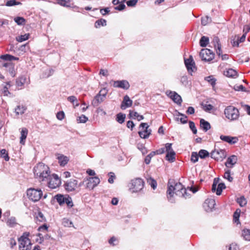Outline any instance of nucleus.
I'll return each mask as SVG.
<instances>
[{"mask_svg": "<svg viewBox=\"0 0 250 250\" xmlns=\"http://www.w3.org/2000/svg\"><path fill=\"white\" fill-rule=\"evenodd\" d=\"M125 118V115L120 113L117 115L116 121L120 124H122L124 122Z\"/></svg>", "mask_w": 250, "mask_h": 250, "instance_id": "nucleus-38", "label": "nucleus"}, {"mask_svg": "<svg viewBox=\"0 0 250 250\" xmlns=\"http://www.w3.org/2000/svg\"><path fill=\"white\" fill-rule=\"evenodd\" d=\"M140 186L141 179L136 178L131 181L129 189L132 193L138 192L141 190Z\"/></svg>", "mask_w": 250, "mask_h": 250, "instance_id": "nucleus-9", "label": "nucleus"}, {"mask_svg": "<svg viewBox=\"0 0 250 250\" xmlns=\"http://www.w3.org/2000/svg\"><path fill=\"white\" fill-rule=\"evenodd\" d=\"M106 25V21L103 19H101L96 21L95 23V27L100 28L101 26H104Z\"/></svg>", "mask_w": 250, "mask_h": 250, "instance_id": "nucleus-30", "label": "nucleus"}, {"mask_svg": "<svg viewBox=\"0 0 250 250\" xmlns=\"http://www.w3.org/2000/svg\"><path fill=\"white\" fill-rule=\"evenodd\" d=\"M65 198L63 195L60 194H57L54 196V199L56 200L57 202L61 206L64 204Z\"/></svg>", "mask_w": 250, "mask_h": 250, "instance_id": "nucleus-29", "label": "nucleus"}, {"mask_svg": "<svg viewBox=\"0 0 250 250\" xmlns=\"http://www.w3.org/2000/svg\"><path fill=\"white\" fill-rule=\"evenodd\" d=\"M155 155V153L153 152V151L151 152L149 154H148L144 159V162L146 164L148 165L151 161V159L152 157H153Z\"/></svg>", "mask_w": 250, "mask_h": 250, "instance_id": "nucleus-39", "label": "nucleus"}, {"mask_svg": "<svg viewBox=\"0 0 250 250\" xmlns=\"http://www.w3.org/2000/svg\"><path fill=\"white\" fill-rule=\"evenodd\" d=\"M151 133V129L147 123H142V138H147Z\"/></svg>", "mask_w": 250, "mask_h": 250, "instance_id": "nucleus-12", "label": "nucleus"}, {"mask_svg": "<svg viewBox=\"0 0 250 250\" xmlns=\"http://www.w3.org/2000/svg\"><path fill=\"white\" fill-rule=\"evenodd\" d=\"M65 203H66L68 207H72L73 206L72 199H71V198L70 197L68 196L67 197L65 198Z\"/></svg>", "mask_w": 250, "mask_h": 250, "instance_id": "nucleus-56", "label": "nucleus"}, {"mask_svg": "<svg viewBox=\"0 0 250 250\" xmlns=\"http://www.w3.org/2000/svg\"><path fill=\"white\" fill-rule=\"evenodd\" d=\"M100 182V179L97 177H90L87 183V188L89 189H93Z\"/></svg>", "mask_w": 250, "mask_h": 250, "instance_id": "nucleus-15", "label": "nucleus"}, {"mask_svg": "<svg viewBox=\"0 0 250 250\" xmlns=\"http://www.w3.org/2000/svg\"><path fill=\"white\" fill-rule=\"evenodd\" d=\"M62 225L66 227H73V223L71 221L67 218H63L62 221Z\"/></svg>", "mask_w": 250, "mask_h": 250, "instance_id": "nucleus-42", "label": "nucleus"}, {"mask_svg": "<svg viewBox=\"0 0 250 250\" xmlns=\"http://www.w3.org/2000/svg\"><path fill=\"white\" fill-rule=\"evenodd\" d=\"M26 193L29 199L34 202L39 201L42 196V192L41 189H35L34 188L28 189Z\"/></svg>", "mask_w": 250, "mask_h": 250, "instance_id": "nucleus-3", "label": "nucleus"}, {"mask_svg": "<svg viewBox=\"0 0 250 250\" xmlns=\"http://www.w3.org/2000/svg\"><path fill=\"white\" fill-rule=\"evenodd\" d=\"M242 236L247 241H250V229H245L242 231Z\"/></svg>", "mask_w": 250, "mask_h": 250, "instance_id": "nucleus-35", "label": "nucleus"}, {"mask_svg": "<svg viewBox=\"0 0 250 250\" xmlns=\"http://www.w3.org/2000/svg\"><path fill=\"white\" fill-rule=\"evenodd\" d=\"M219 179L218 178H215L214 179L213 183L212 185L211 190L212 192H215L216 189V186L218 184Z\"/></svg>", "mask_w": 250, "mask_h": 250, "instance_id": "nucleus-54", "label": "nucleus"}, {"mask_svg": "<svg viewBox=\"0 0 250 250\" xmlns=\"http://www.w3.org/2000/svg\"><path fill=\"white\" fill-rule=\"evenodd\" d=\"M199 56L202 60L209 62L214 59V53L209 49L204 48L201 50Z\"/></svg>", "mask_w": 250, "mask_h": 250, "instance_id": "nucleus-5", "label": "nucleus"}, {"mask_svg": "<svg viewBox=\"0 0 250 250\" xmlns=\"http://www.w3.org/2000/svg\"><path fill=\"white\" fill-rule=\"evenodd\" d=\"M146 182L153 189H156L157 188V184L156 181L151 177L146 178Z\"/></svg>", "mask_w": 250, "mask_h": 250, "instance_id": "nucleus-32", "label": "nucleus"}, {"mask_svg": "<svg viewBox=\"0 0 250 250\" xmlns=\"http://www.w3.org/2000/svg\"><path fill=\"white\" fill-rule=\"evenodd\" d=\"M181 83L184 85H187L188 84V79L187 76H183L181 77L180 80Z\"/></svg>", "mask_w": 250, "mask_h": 250, "instance_id": "nucleus-58", "label": "nucleus"}, {"mask_svg": "<svg viewBox=\"0 0 250 250\" xmlns=\"http://www.w3.org/2000/svg\"><path fill=\"white\" fill-rule=\"evenodd\" d=\"M49 180L48 187L52 189L56 188L60 186L61 181L57 174H53L48 178Z\"/></svg>", "mask_w": 250, "mask_h": 250, "instance_id": "nucleus-6", "label": "nucleus"}, {"mask_svg": "<svg viewBox=\"0 0 250 250\" xmlns=\"http://www.w3.org/2000/svg\"><path fill=\"white\" fill-rule=\"evenodd\" d=\"M21 136L20 137V143L23 145L24 144L25 140L28 134V130L26 128H22L21 132Z\"/></svg>", "mask_w": 250, "mask_h": 250, "instance_id": "nucleus-24", "label": "nucleus"}, {"mask_svg": "<svg viewBox=\"0 0 250 250\" xmlns=\"http://www.w3.org/2000/svg\"><path fill=\"white\" fill-rule=\"evenodd\" d=\"M168 200L171 203L174 202L173 198L175 193L176 195L185 198H189L190 194L187 192V190L180 183H175L173 180L170 179L167 184V191Z\"/></svg>", "mask_w": 250, "mask_h": 250, "instance_id": "nucleus-1", "label": "nucleus"}, {"mask_svg": "<svg viewBox=\"0 0 250 250\" xmlns=\"http://www.w3.org/2000/svg\"><path fill=\"white\" fill-rule=\"evenodd\" d=\"M14 58V56L9 54H5L0 56V59L4 61H12V59Z\"/></svg>", "mask_w": 250, "mask_h": 250, "instance_id": "nucleus-48", "label": "nucleus"}, {"mask_svg": "<svg viewBox=\"0 0 250 250\" xmlns=\"http://www.w3.org/2000/svg\"><path fill=\"white\" fill-rule=\"evenodd\" d=\"M25 78L22 77L19 78L16 81V85L18 87L22 86L25 82Z\"/></svg>", "mask_w": 250, "mask_h": 250, "instance_id": "nucleus-47", "label": "nucleus"}, {"mask_svg": "<svg viewBox=\"0 0 250 250\" xmlns=\"http://www.w3.org/2000/svg\"><path fill=\"white\" fill-rule=\"evenodd\" d=\"M224 114L226 117L231 121L236 120L239 116L238 110L232 106L227 107L225 109Z\"/></svg>", "mask_w": 250, "mask_h": 250, "instance_id": "nucleus-4", "label": "nucleus"}, {"mask_svg": "<svg viewBox=\"0 0 250 250\" xmlns=\"http://www.w3.org/2000/svg\"><path fill=\"white\" fill-rule=\"evenodd\" d=\"M200 127L205 132H207L210 128L211 126L209 122L206 121L203 119H201L200 121Z\"/></svg>", "mask_w": 250, "mask_h": 250, "instance_id": "nucleus-23", "label": "nucleus"}, {"mask_svg": "<svg viewBox=\"0 0 250 250\" xmlns=\"http://www.w3.org/2000/svg\"><path fill=\"white\" fill-rule=\"evenodd\" d=\"M224 178L228 180L229 182H231L233 181V177L230 175V170H225V172L224 175Z\"/></svg>", "mask_w": 250, "mask_h": 250, "instance_id": "nucleus-36", "label": "nucleus"}, {"mask_svg": "<svg viewBox=\"0 0 250 250\" xmlns=\"http://www.w3.org/2000/svg\"><path fill=\"white\" fill-rule=\"evenodd\" d=\"M199 157V155L196 152H193L191 155V161L193 163H196L198 161Z\"/></svg>", "mask_w": 250, "mask_h": 250, "instance_id": "nucleus-51", "label": "nucleus"}, {"mask_svg": "<svg viewBox=\"0 0 250 250\" xmlns=\"http://www.w3.org/2000/svg\"><path fill=\"white\" fill-rule=\"evenodd\" d=\"M29 36V34H25L23 35H21L20 36H19L17 39V40L19 42H23L24 41L27 40L28 39Z\"/></svg>", "mask_w": 250, "mask_h": 250, "instance_id": "nucleus-52", "label": "nucleus"}, {"mask_svg": "<svg viewBox=\"0 0 250 250\" xmlns=\"http://www.w3.org/2000/svg\"><path fill=\"white\" fill-rule=\"evenodd\" d=\"M215 202L214 199H207L203 204V207L207 211H210L214 208Z\"/></svg>", "mask_w": 250, "mask_h": 250, "instance_id": "nucleus-13", "label": "nucleus"}, {"mask_svg": "<svg viewBox=\"0 0 250 250\" xmlns=\"http://www.w3.org/2000/svg\"><path fill=\"white\" fill-rule=\"evenodd\" d=\"M174 102L179 105H181L182 102L181 97L176 92L170 91L168 95Z\"/></svg>", "mask_w": 250, "mask_h": 250, "instance_id": "nucleus-18", "label": "nucleus"}, {"mask_svg": "<svg viewBox=\"0 0 250 250\" xmlns=\"http://www.w3.org/2000/svg\"><path fill=\"white\" fill-rule=\"evenodd\" d=\"M106 95V92L104 90H101L99 94H97L92 101V104L93 106L96 107L103 102Z\"/></svg>", "mask_w": 250, "mask_h": 250, "instance_id": "nucleus-8", "label": "nucleus"}, {"mask_svg": "<svg viewBox=\"0 0 250 250\" xmlns=\"http://www.w3.org/2000/svg\"><path fill=\"white\" fill-rule=\"evenodd\" d=\"M220 138L222 141L227 142L230 144H234L238 141V138L236 137L221 135Z\"/></svg>", "mask_w": 250, "mask_h": 250, "instance_id": "nucleus-20", "label": "nucleus"}, {"mask_svg": "<svg viewBox=\"0 0 250 250\" xmlns=\"http://www.w3.org/2000/svg\"><path fill=\"white\" fill-rule=\"evenodd\" d=\"M78 181L76 180H70L65 183L64 186L65 189L68 191H74L77 187Z\"/></svg>", "mask_w": 250, "mask_h": 250, "instance_id": "nucleus-16", "label": "nucleus"}, {"mask_svg": "<svg viewBox=\"0 0 250 250\" xmlns=\"http://www.w3.org/2000/svg\"><path fill=\"white\" fill-rule=\"evenodd\" d=\"M211 21V18L207 16L203 17L201 19V23L203 25H206L208 23L210 22Z\"/></svg>", "mask_w": 250, "mask_h": 250, "instance_id": "nucleus-46", "label": "nucleus"}, {"mask_svg": "<svg viewBox=\"0 0 250 250\" xmlns=\"http://www.w3.org/2000/svg\"><path fill=\"white\" fill-rule=\"evenodd\" d=\"M26 109V108L24 105H19L15 108V112L17 115H22L24 113Z\"/></svg>", "mask_w": 250, "mask_h": 250, "instance_id": "nucleus-26", "label": "nucleus"}, {"mask_svg": "<svg viewBox=\"0 0 250 250\" xmlns=\"http://www.w3.org/2000/svg\"><path fill=\"white\" fill-rule=\"evenodd\" d=\"M19 241L20 242V250H30L31 249V243L29 239L22 240L19 239Z\"/></svg>", "mask_w": 250, "mask_h": 250, "instance_id": "nucleus-11", "label": "nucleus"}, {"mask_svg": "<svg viewBox=\"0 0 250 250\" xmlns=\"http://www.w3.org/2000/svg\"><path fill=\"white\" fill-rule=\"evenodd\" d=\"M204 110L206 111H209L213 108V106L210 104H205L203 107Z\"/></svg>", "mask_w": 250, "mask_h": 250, "instance_id": "nucleus-64", "label": "nucleus"}, {"mask_svg": "<svg viewBox=\"0 0 250 250\" xmlns=\"http://www.w3.org/2000/svg\"><path fill=\"white\" fill-rule=\"evenodd\" d=\"M205 80L208 81L212 87H214L216 84V79L212 76L205 77Z\"/></svg>", "mask_w": 250, "mask_h": 250, "instance_id": "nucleus-41", "label": "nucleus"}, {"mask_svg": "<svg viewBox=\"0 0 250 250\" xmlns=\"http://www.w3.org/2000/svg\"><path fill=\"white\" fill-rule=\"evenodd\" d=\"M237 72L232 68L229 69L224 72V75L228 77L234 78L237 76Z\"/></svg>", "mask_w": 250, "mask_h": 250, "instance_id": "nucleus-27", "label": "nucleus"}, {"mask_svg": "<svg viewBox=\"0 0 250 250\" xmlns=\"http://www.w3.org/2000/svg\"><path fill=\"white\" fill-rule=\"evenodd\" d=\"M226 188V186L224 183H220L218 184L217 188L216 189V193L217 195L221 194L222 190Z\"/></svg>", "mask_w": 250, "mask_h": 250, "instance_id": "nucleus-34", "label": "nucleus"}, {"mask_svg": "<svg viewBox=\"0 0 250 250\" xmlns=\"http://www.w3.org/2000/svg\"><path fill=\"white\" fill-rule=\"evenodd\" d=\"M57 118L59 120H62L64 117V113L63 111H60L57 114Z\"/></svg>", "mask_w": 250, "mask_h": 250, "instance_id": "nucleus-63", "label": "nucleus"}, {"mask_svg": "<svg viewBox=\"0 0 250 250\" xmlns=\"http://www.w3.org/2000/svg\"><path fill=\"white\" fill-rule=\"evenodd\" d=\"M237 202L240 206L242 207H244L247 203V200L245 198L244 196H241L238 198L237 199Z\"/></svg>", "mask_w": 250, "mask_h": 250, "instance_id": "nucleus-37", "label": "nucleus"}, {"mask_svg": "<svg viewBox=\"0 0 250 250\" xmlns=\"http://www.w3.org/2000/svg\"><path fill=\"white\" fill-rule=\"evenodd\" d=\"M67 100L68 101L72 103L74 105L75 104V102H76V106H77L79 105V104L77 103V98L74 96H71L67 98Z\"/></svg>", "mask_w": 250, "mask_h": 250, "instance_id": "nucleus-53", "label": "nucleus"}, {"mask_svg": "<svg viewBox=\"0 0 250 250\" xmlns=\"http://www.w3.org/2000/svg\"><path fill=\"white\" fill-rule=\"evenodd\" d=\"M137 0H129L126 2L128 6H134L137 2Z\"/></svg>", "mask_w": 250, "mask_h": 250, "instance_id": "nucleus-62", "label": "nucleus"}, {"mask_svg": "<svg viewBox=\"0 0 250 250\" xmlns=\"http://www.w3.org/2000/svg\"><path fill=\"white\" fill-rule=\"evenodd\" d=\"M118 4L119 5L118 6L114 7V9L115 10H119V11H122V10H124L125 7V5L123 3H120Z\"/></svg>", "mask_w": 250, "mask_h": 250, "instance_id": "nucleus-59", "label": "nucleus"}, {"mask_svg": "<svg viewBox=\"0 0 250 250\" xmlns=\"http://www.w3.org/2000/svg\"><path fill=\"white\" fill-rule=\"evenodd\" d=\"M14 21L19 25H23L25 24V20L21 17H17L14 19Z\"/></svg>", "mask_w": 250, "mask_h": 250, "instance_id": "nucleus-33", "label": "nucleus"}, {"mask_svg": "<svg viewBox=\"0 0 250 250\" xmlns=\"http://www.w3.org/2000/svg\"><path fill=\"white\" fill-rule=\"evenodd\" d=\"M185 63L188 72L192 75V73L196 69L195 63L192 56H190L189 58L185 59Z\"/></svg>", "mask_w": 250, "mask_h": 250, "instance_id": "nucleus-10", "label": "nucleus"}, {"mask_svg": "<svg viewBox=\"0 0 250 250\" xmlns=\"http://www.w3.org/2000/svg\"><path fill=\"white\" fill-rule=\"evenodd\" d=\"M165 148L167 153H168V152L171 151H174L172 148V144L170 143L166 144Z\"/></svg>", "mask_w": 250, "mask_h": 250, "instance_id": "nucleus-61", "label": "nucleus"}, {"mask_svg": "<svg viewBox=\"0 0 250 250\" xmlns=\"http://www.w3.org/2000/svg\"><path fill=\"white\" fill-rule=\"evenodd\" d=\"M57 1L58 3L62 6L66 7H69L70 6L69 0H57Z\"/></svg>", "mask_w": 250, "mask_h": 250, "instance_id": "nucleus-49", "label": "nucleus"}, {"mask_svg": "<svg viewBox=\"0 0 250 250\" xmlns=\"http://www.w3.org/2000/svg\"><path fill=\"white\" fill-rule=\"evenodd\" d=\"M234 89L236 91H246L245 87L243 85H236L234 86Z\"/></svg>", "mask_w": 250, "mask_h": 250, "instance_id": "nucleus-57", "label": "nucleus"}, {"mask_svg": "<svg viewBox=\"0 0 250 250\" xmlns=\"http://www.w3.org/2000/svg\"><path fill=\"white\" fill-rule=\"evenodd\" d=\"M189 126L190 129L192 130L193 134H195L197 133V130L194 122H193L192 121H189Z\"/></svg>", "mask_w": 250, "mask_h": 250, "instance_id": "nucleus-50", "label": "nucleus"}, {"mask_svg": "<svg viewBox=\"0 0 250 250\" xmlns=\"http://www.w3.org/2000/svg\"><path fill=\"white\" fill-rule=\"evenodd\" d=\"M34 173L36 178L40 181L48 180L50 171L49 167L42 163H39L34 168Z\"/></svg>", "mask_w": 250, "mask_h": 250, "instance_id": "nucleus-2", "label": "nucleus"}, {"mask_svg": "<svg viewBox=\"0 0 250 250\" xmlns=\"http://www.w3.org/2000/svg\"><path fill=\"white\" fill-rule=\"evenodd\" d=\"M113 86L126 90L129 88L130 85L128 82L126 80L116 81H114Z\"/></svg>", "mask_w": 250, "mask_h": 250, "instance_id": "nucleus-17", "label": "nucleus"}, {"mask_svg": "<svg viewBox=\"0 0 250 250\" xmlns=\"http://www.w3.org/2000/svg\"><path fill=\"white\" fill-rule=\"evenodd\" d=\"M210 157L216 160H222L226 157L225 150L221 149H214L210 153Z\"/></svg>", "mask_w": 250, "mask_h": 250, "instance_id": "nucleus-7", "label": "nucleus"}, {"mask_svg": "<svg viewBox=\"0 0 250 250\" xmlns=\"http://www.w3.org/2000/svg\"><path fill=\"white\" fill-rule=\"evenodd\" d=\"M175 152L174 151H171L167 153L166 160L170 162H173L175 160Z\"/></svg>", "mask_w": 250, "mask_h": 250, "instance_id": "nucleus-28", "label": "nucleus"}, {"mask_svg": "<svg viewBox=\"0 0 250 250\" xmlns=\"http://www.w3.org/2000/svg\"><path fill=\"white\" fill-rule=\"evenodd\" d=\"M57 159L58 160V162L61 166L63 167L66 165L68 161L69 158L62 154H56Z\"/></svg>", "mask_w": 250, "mask_h": 250, "instance_id": "nucleus-21", "label": "nucleus"}, {"mask_svg": "<svg viewBox=\"0 0 250 250\" xmlns=\"http://www.w3.org/2000/svg\"><path fill=\"white\" fill-rule=\"evenodd\" d=\"M198 155H199V156L201 159H204L206 157H208L209 156V154L208 152V151H207L206 150L201 149L199 151Z\"/></svg>", "mask_w": 250, "mask_h": 250, "instance_id": "nucleus-40", "label": "nucleus"}, {"mask_svg": "<svg viewBox=\"0 0 250 250\" xmlns=\"http://www.w3.org/2000/svg\"><path fill=\"white\" fill-rule=\"evenodd\" d=\"M177 112L178 116H182L180 118L179 117H175V120L177 122L180 121L182 124H185L188 122L187 116L184 114L181 113L178 111H176Z\"/></svg>", "mask_w": 250, "mask_h": 250, "instance_id": "nucleus-25", "label": "nucleus"}, {"mask_svg": "<svg viewBox=\"0 0 250 250\" xmlns=\"http://www.w3.org/2000/svg\"><path fill=\"white\" fill-rule=\"evenodd\" d=\"M21 4V3L20 2L17 1L16 0H8L5 5L7 6H12L16 5H20Z\"/></svg>", "mask_w": 250, "mask_h": 250, "instance_id": "nucleus-44", "label": "nucleus"}, {"mask_svg": "<svg viewBox=\"0 0 250 250\" xmlns=\"http://www.w3.org/2000/svg\"><path fill=\"white\" fill-rule=\"evenodd\" d=\"M7 224L10 227H13L16 224V218L14 217L9 218L7 221Z\"/></svg>", "mask_w": 250, "mask_h": 250, "instance_id": "nucleus-45", "label": "nucleus"}, {"mask_svg": "<svg viewBox=\"0 0 250 250\" xmlns=\"http://www.w3.org/2000/svg\"><path fill=\"white\" fill-rule=\"evenodd\" d=\"M0 157L4 158L5 160L8 161L9 160V157L8 155V153L5 149H0Z\"/></svg>", "mask_w": 250, "mask_h": 250, "instance_id": "nucleus-43", "label": "nucleus"}, {"mask_svg": "<svg viewBox=\"0 0 250 250\" xmlns=\"http://www.w3.org/2000/svg\"><path fill=\"white\" fill-rule=\"evenodd\" d=\"M37 219L41 222H43L45 220V218L43 214L41 212H39L36 216Z\"/></svg>", "mask_w": 250, "mask_h": 250, "instance_id": "nucleus-55", "label": "nucleus"}, {"mask_svg": "<svg viewBox=\"0 0 250 250\" xmlns=\"http://www.w3.org/2000/svg\"><path fill=\"white\" fill-rule=\"evenodd\" d=\"M237 158L235 155L229 157L225 163V166L228 167H232L237 162Z\"/></svg>", "mask_w": 250, "mask_h": 250, "instance_id": "nucleus-22", "label": "nucleus"}, {"mask_svg": "<svg viewBox=\"0 0 250 250\" xmlns=\"http://www.w3.org/2000/svg\"><path fill=\"white\" fill-rule=\"evenodd\" d=\"M132 104V101L130 100L128 96L125 95L124 96L123 100L121 105V108L125 110L126 108L130 107Z\"/></svg>", "mask_w": 250, "mask_h": 250, "instance_id": "nucleus-19", "label": "nucleus"}, {"mask_svg": "<svg viewBox=\"0 0 250 250\" xmlns=\"http://www.w3.org/2000/svg\"><path fill=\"white\" fill-rule=\"evenodd\" d=\"M209 43V38L206 36H202L200 40V45L201 47H206Z\"/></svg>", "mask_w": 250, "mask_h": 250, "instance_id": "nucleus-31", "label": "nucleus"}, {"mask_svg": "<svg viewBox=\"0 0 250 250\" xmlns=\"http://www.w3.org/2000/svg\"><path fill=\"white\" fill-rule=\"evenodd\" d=\"M87 120H88V118L86 117L84 115H82L81 116H80L79 117V121L80 123H85L87 122Z\"/></svg>", "mask_w": 250, "mask_h": 250, "instance_id": "nucleus-60", "label": "nucleus"}, {"mask_svg": "<svg viewBox=\"0 0 250 250\" xmlns=\"http://www.w3.org/2000/svg\"><path fill=\"white\" fill-rule=\"evenodd\" d=\"M212 43L216 50V54L218 56H220L222 53L221 44L220 42V40L217 36L213 37Z\"/></svg>", "mask_w": 250, "mask_h": 250, "instance_id": "nucleus-14", "label": "nucleus"}]
</instances>
